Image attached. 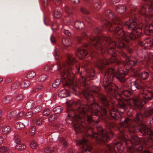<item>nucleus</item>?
I'll return each instance as SVG.
<instances>
[{
	"label": "nucleus",
	"instance_id": "obj_1",
	"mask_svg": "<svg viewBox=\"0 0 153 153\" xmlns=\"http://www.w3.org/2000/svg\"><path fill=\"white\" fill-rule=\"evenodd\" d=\"M128 16L131 17V19L130 18L123 24L127 29L131 31L128 35H126L122 29L123 22L122 19L116 16L111 10H108L101 16L100 20L104 25L103 29L114 34L113 38L105 36L89 37L85 33L74 38L75 40L81 43L82 46L88 50V51L82 48H77L76 52L77 56L82 59L90 54L96 61V64L98 68L105 72L102 86H117L111 82L115 75L121 82L126 81V73L118 68V65L120 62L117 59L116 48L117 47L121 51H123L121 53L122 56L129 60L125 65L126 70H129L137 64L135 59H129V56L126 52L131 54L133 51L124 42L128 43L131 40H137L140 37L142 29L138 25L137 20L141 18L144 19L146 22L151 21L153 18V10L149 11L146 7L142 6Z\"/></svg>",
	"mask_w": 153,
	"mask_h": 153
},
{
	"label": "nucleus",
	"instance_id": "obj_2",
	"mask_svg": "<svg viewBox=\"0 0 153 153\" xmlns=\"http://www.w3.org/2000/svg\"><path fill=\"white\" fill-rule=\"evenodd\" d=\"M78 83L82 86V89L84 88L81 92L87 101V104L82 105L79 100L67 102L66 122L73 124L76 133H84L82 138L77 143L80 151H91L92 147L90 143L92 142L90 139H91L99 147V153L116 152L115 146L119 150V147L122 145L121 142L109 145L105 142L113 137L112 129L118 131V136L120 135L123 126L121 125L124 123V120L119 124L111 122L110 119L116 120L119 116L100 88L93 86L90 89L85 88L84 79L79 80Z\"/></svg>",
	"mask_w": 153,
	"mask_h": 153
},
{
	"label": "nucleus",
	"instance_id": "obj_3",
	"mask_svg": "<svg viewBox=\"0 0 153 153\" xmlns=\"http://www.w3.org/2000/svg\"><path fill=\"white\" fill-rule=\"evenodd\" d=\"M150 120L151 125L153 124V116ZM124 123L121 126H123L121 132L118 137L124 142L127 148L128 153H151L149 151L145 150L142 152L143 149L141 143V139L134 134L136 132H140L144 136L148 138L147 141L144 142L147 146L149 144L153 146V131L144 124L143 121L144 116L141 112H137L136 117L132 120L124 117Z\"/></svg>",
	"mask_w": 153,
	"mask_h": 153
},
{
	"label": "nucleus",
	"instance_id": "obj_4",
	"mask_svg": "<svg viewBox=\"0 0 153 153\" xmlns=\"http://www.w3.org/2000/svg\"><path fill=\"white\" fill-rule=\"evenodd\" d=\"M54 56L56 60L59 59L56 65V68L54 71L58 70L59 75L64 80L65 85L69 87V91L66 89L62 90L59 92L58 96L62 98L65 97L69 95V92L73 93L75 95L78 94L77 83L74 84L73 81L70 78V74L79 72L80 68L77 67L75 63L76 60L71 54L67 55L66 60L63 62L59 59V53L57 50L54 51Z\"/></svg>",
	"mask_w": 153,
	"mask_h": 153
},
{
	"label": "nucleus",
	"instance_id": "obj_5",
	"mask_svg": "<svg viewBox=\"0 0 153 153\" xmlns=\"http://www.w3.org/2000/svg\"><path fill=\"white\" fill-rule=\"evenodd\" d=\"M140 96L142 98L134 99L128 101V104L130 108L136 110L137 112L140 111L143 108V106L146 103V101L153 98V93L152 92L142 93Z\"/></svg>",
	"mask_w": 153,
	"mask_h": 153
},
{
	"label": "nucleus",
	"instance_id": "obj_6",
	"mask_svg": "<svg viewBox=\"0 0 153 153\" xmlns=\"http://www.w3.org/2000/svg\"><path fill=\"white\" fill-rule=\"evenodd\" d=\"M128 7L130 10L129 13H125L126 10V8L124 5H117L116 7V10L118 13L123 14V15L122 17L123 19H124L129 16L131 13L132 14L138 10L136 7L132 4L129 5Z\"/></svg>",
	"mask_w": 153,
	"mask_h": 153
},
{
	"label": "nucleus",
	"instance_id": "obj_7",
	"mask_svg": "<svg viewBox=\"0 0 153 153\" xmlns=\"http://www.w3.org/2000/svg\"><path fill=\"white\" fill-rule=\"evenodd\" d=\"M140 70V68H138L134 72L135 74L138 75V78L142 80H146L149 77V72L146 71H144L140 73H138L139 71Z\"/></svg>",
	"mask_w": 153,
	"mask_h": 153
},
{
	"label": "nucleus",
	"instance_id": "obj_8",
	"mask_svg": "<svg viewBox=\"0 0 153 153\" xmlns=\"http://www.w3.org/2000/svg\"><path fill=\"white\" fill-rule=\"evenodd\" d=\"M131 89L134 87L138 89H142L144 87L143 82L140 80H137L132 83Z\"/></svg>",
	"mask_w": 153,
	"mask_h": 153
},
{
	"label": "nucleus",
	"instance_id": "obj_9",
	"mask_svg": "<svg viewBox=\"0 0 153 153\" xmlns=\"http://www.w3.org/2000/svg\"><path fill=\"white\" fill-rule=\"evenodd\" d=\"M59 145L60 146L59 149H64L67 148L68 144L67 141L64 138H60L59 140Z\"/></svg>",
	"mask_w": 153,
	"mask_h": 153
},
{
	"label": "nucleus",
	"instance_id": "obj_10",
	"mask_svg": "<svg viewBox=\"0 0 153 153\" xmlns=\"http://www.w3.org/2000/svg\"><path fill=\"white\" fill-rule=\"evenodd\" d=\"M21 80L19 79L12 85L11 88L12 90H14L20 87H21Z\"/></svg>",
	"mask_w": 153,
	"mask_h": 153
},
{
	"label": "nucleus",
	"instance_id": "obj_11",
	"mask_svg": "<svg viewBox=\"0 0 153 153\" xmlns=\"http://www.w3.org/2000/svg\"><path fill=\"white\" fill-rule=\"evenodd\" d=\"M11 131V128L9 126H4L2 128L1 133L3 134L9 133Z\"/></svg>",
	"mask_w": 153,
	"mask_h": 153
},
{
	"label": "nucleus",
	"instance_id": "obj_12",
	"mask_svg": "<svg viewBox=\"0 0 153 153\" xmlns=\"http://www.w3.org/2000/svg\"><path fill=\"white\" fill-rule=\"evenodd\" d=\"M74 26L77 29H82L84 27V25L83 22L79 20H77L75 23Z\"/></svg>",
	"mask_w": 153,
	"mask_h": 153
},
{
	"label": "nucleus",
	"instance_id": "obj_13",
	"mask_svg": "<svg viewBox=\"0 0 153 153\" xmlns=\"http://www.w3.org/2000/svg\"><path fill=\"white\" fill-rule=\"evenodd\" d=\"M56 148L54 147H48L45 148L44 150L45 153H53L56 150Z\"/></svg>",
	"mask_w": 153,
	"mask_h": 153
},
{
	"label": "nucleus",
	"instance_id": "obj_14",
	"mask_svg": "<svg viewBox=\"0 0 153 153\" xmlns=\"http://www.w3.org/2000/svg\"><path fill=\"white\" fill-rule=\"evenodd\" d=\"M34 105V101L30 100L27 102L25 105V108L27 109L31 108Z\"/></svg>",
	"mask_w": 153,
	"mask_h": 153
},
{
	"label": "nucleus",
	"instance_id": "obj_15",
	"mask_svg": "<svg viewBox=\"0 0 153 153\" xmlns=\"http://www.w3.org/2000/svg\"><path fill=\"white\" fill-rule=\"evenodd\" d=\"M62 43L63 45L65 46L68 47L71 46V43L68 39L63 38L62 40Z\"/></svg>",
	"mask_w": 153,
	"mask_h": 153
},
{
	"label": "nucleus",
	"instance_id": "obj_16",
	"mask_svg": "<svg viewBox=\"0 0 153 153\" xmlns=\"http://www.w3.org/2000/svg\"><path fill=\"white\" fill-rule=\"evenodd\" d=\"M153 114V108L145 111L144 113V114H143L144 116V118L145 117H147L150 116Z\"/></svg>",
	"mask_w": 153,
	"mask_h": 153
},
{
	"label": "nucleus",
	"instance_id": "obj_17",
	"mask_svg": "<svg viewBox=\"0 0 153 153\" xmlns=\"http://www.w3.org/2000/svg\"><path fill=\"white\" fill-rule=\"evenodd\" d=\"M15 126V128L18 129H22L25 127V125L23 123L19 122L16 123Z\"/></svg>",
	"mask_w": 153,
	"mask_h": 153
},
{
	"label": "nucleus",
	"instance_id": "obj_18",
	"mask_svg": "<svg viewBox=\"0 0 153 153\" xmlns=\"http://www.w3.org/2000/svg\"><path fill=\"white\" fill-rule=\"evenodd\" d=\"M63 110V108L61 106H57L54 107L53 109V112L55 114L60 113Z\"/></svg>",
	"mask_w": 153,
	"mask_h": 153
},
{
	"label": "nucleus",
	"instance_id": "obj_19",
	"mask_svg": "<svg viewBox=\"0 0 153 153\" xmlns=\"http://www.w3.org/2000/svg\"><path fill=\"white\" fill-rule=\"evenodd\" d=\"M12 99V97L10 96L5 97L2 100L3 104H7L9 103Z\"/></svg>",
	"mask_w": 153,
	"mask_h": 153
},
{
	"label": "nucleus",
	"instance_id": "obj_20",
	"mask_svg": "<svg viewBox=\"0 0 153 153\" xmlns=\"http://www.w3.org/2000/svg\"><path fill=\"white\" fill-rule=\"evenodd\" d=\"M26 147V146L23 144H19L16 146L15 149L18 150H22L24 149Z\"/></svg>",
	"mask_w": 153,
	"mask_h": 153
},
{
	"label": "nucleus",
	"instance_id": "obj_21",
	"mask_svg": "<svg viewBox=\"0 0 153 153\" xmlns=\"http://www.w3.org/2000/svg\"><path fill=\"white\" fill-rule=\"evenodd\" d=\"M53 14L54 16L57 18H59L61 15L60 11L57 9L54 11Z\"/></svg>",
	"mask_w": 153,
	"mask_h": 153
},
{
	"label": "nucleus",
	"instance_id": "obj_22",
	"mask_svg": "<svg viewBox=\"0 0 153 153\" xmlns=\"http://www.w3.org/2000/svg\"><path fill=\"white\" fill-rule=\"evenodd\" d=\"M42 107L41 106L38 105L35 107L33 111V114H36L42 110Z\"/></svg>",
	"mask_w": 153,
	"mask_h": 153
},
{
	"label": "nucleus",
	"instance_id": "obj_23",
	"mask_svg": "<svg viewBox=\"0 0 153 153\" xmlns=\"http://www.w3.org/2000/svg\"><path fill=\"white\" fill-rule=\"evenodd\" d=\"M30 85V82L27 80H25L24 81L21 82V88H24L27 87Z\"/></svg>",
	"mask_w": 153,
	"mask_h": 153
},
{
	"label": "nucleus",
	"instance_id": "obj_24",
	"mask_svg": "<svg viewBox=\"0 0 153 153\" xmlns=\"http://www.w3.org/2000/svg\"><path fill=\"white\" fill-rule=\"evenodd\" d=\"M36 73L35 72L33 71H30L29 72L27 75L26 77L29 79H32L36 75Z\"/></svg>",
	"mask_w": 153,
	"mask_h": 153
},
{
	"label": "nucleus",
	"instance_id": "obj_25",
	"mask_svg": "<svg viewBox=\"0 0 153 153\" xmlns=\"http://www.w3.org/2000/svg\"><path fill=\"white\" fill-rule=\"evenodd\" d=\"M61 82V80L58 79L56 80L52 84V86L53 88H56L59 85Z\"/></svg>",
	"mask_w": 153,
	"mask_h": 153
},
{
	"label": "nucleus",
	"instance_id": "obj_26",
	"mask_svg": "<svg viewBox=\"0 0 153 153\" xmlns=\"http://www.w3.org/2000/svg\"><path fill=\"white\" fill-rule=\"evenodd\" d=\"M146 30L150 34H153V25H150L146 28Z\"/></svg>",
	"mask_w": 153,
	"mask_h": 153
},
{
	"label": "nucleus",
	"instance_id": "obj_27",
	"mask_svg": "<svg viewBox=\"0 0 153 153\" xmlns=\"http://www.w3.org/2000/svg\"><path fill=\"white\" fill-rule=\"evenodd\" d=\"M80 10L81 12L84 14L88 15L90 14V12L89 11L84 7H81Z\"/></svg>",
	"mask_w": 153,
	"mask_h": 153
},
{
	"label": "nucleus",
	"instance_id": "obj_28",
	"mask_svg": "<svg viewBox=\"0 0 153 153\" xmlns=\"http://www.w3.org/2000/svg\"><path fill=\"white\" fill-rule=\"evenodd\" d=\"M9 148L7 147L4 146H1L0 147V152L1 153L3 152H5L9 151Z\"/></svg>",
	"mask_w": 153,
	"mask_h": 153
},
{
	"label": "nucleus",
	"instance_id": "obj_29",
	"mask_svg": "<svg viewBox=\"0 0 153 153\" xmlns=\"http://www.w3.org/2000/svg\"><path fill=\"white\" fill-rule=\"evenodd\" d=\"M42 113L43 115L48 116L50 114L51 111L48 109L45 108L44 110Z\"/></svg>",
	"mask_w": 153,
	"mask_h": 153
},
{
	"label": "nucleus",
	"instance_id": "obj_30",
	"mask_svg": "<svg viewBox=\"0 0 153 153\" xmlns=\"http://www.w3.org/2000/svg\"><path fill=\"white\" fill-rule=\"evenodd\" d=\"M47 76L46 75L42 74L39 76L38 78L39 81L41 82L44 81L47 78Z\"/></svg>",
	"mask_w": 153,
	"mask_h": 153
},
{
	"label": "nucleus",
	"instance_id": "obj_31",
	"mask_svg": "<svg viewBox=\"0 0 153 153\" xmlns=\"http://www.w3.org/2000/svg\"><path fill=\"white\" fill-rule=\"evenodd\" d=\"M57 115L54 114H52L49 117L48 119L50 121L52 122L56 120L57 119Z\"/></svg>",
	"mask_w": 153,
	"mask_h": 153
},
{
	"label": "nucleus",
	"instance_id": "obj_32",
	"mask_svg": "<svg viewBox=\"0 0 153 153\" xmlns=\"http://www.w3.org/2000/svg\"><path fill=\"white\" fill-rule=\"evenodd\" d=\"M23 98V96L21 94L17 95L15 98V100L16 101L21 100Z\"/></svg>",
	"mask_w": 153,
	"mask_h": 153
},
{
	"label": "nucleus",
	"instance_id": "obj_33",
	"mask_svg": "<svg viewBox=\"0 0 153 153\" xmlns=\"http://www.w3.org/2000/svg\"><path fill=\"white\" fill-rule=\"evenodd\" d=\"M43 119L42 117H38L36 119V123L37 125H39L42 123Z\"/></svg>",
	"mask_w": 153,
	"mask_h": 153
},
{
	"label": "nucleus",
	"instance_id": "obj_34",
	"mask_svg": "<svg viewBox=\"0 0 153 153\" xmlns=\"http://www.w3.org/2000/svg\"><path fill=\"white\" fill-rule=\"evenodd\" d=\"M34 114H33V112H28L26 114V117L27 118H30L33 116Z\"/></svg>",
	"mask_w": 153,
	"mask_h": 153
},
{
	"label": "nucleus",
	"instance_id": "obj_35",
	"mask_svg": "<svg viewBox=\"0 0 153 153\" xmlns=\"http://www.w3.org/2000/svg\"><path fill=\"white\" fill-rule=\"evenodd\" d=\"M35 131V128L34 126L32 127L29 130L30 133V135H33Z\"/></svg>",
	"mask_w": 153,
	"mask_h": 153
},
{
	"label": "nucleus",
	"instance_id": "obj_36",
	"mask_svg": "<svg viewBox=\"0 0 153 153\" xmlns=\"http://www.w3.org/2000/svg\"><path fill=\"white\" fill-rule=\"evenodd\" d=\"M14 140L15 143L17 144H19L20 143V139L18 135L14 137Z\"/></svg>",
	"mask_w": 153,
	"mask_h": 153
},
{
	"label": "nucleus",
	"instance_id": "obj_37",
	"mask_svg": "<svg viewBox=\"0 0 153 153\" xmlns=\"http://www.w3.org/2000/svg\"><path fill=\"white\" fill-rule=\"evenodd\" d=\"M37 146L36 142L34 141H33L31 142L30 144V146L32 148L34 149Z\"/></svg>",
	"mask_w": 153,
	"mask_h": 153
},
{
	"label": "nucleus",
	"instance_id": "obj_38",
	"mask_svg": "<svg viewBox=\"0 0 153 153\" xmlns=\"http://www.w3.org/2000/svg\"><path fill=\"white\" fill-rule=\"evenodd\" d=\"M43 88L42 85L37 86L36 87L34 88L33 89V92H35L38 91L39 90Z\"/></svg>",
	"mask_w": 153,
	"mask_h": 153
},
{
	"label": "nucleus",
	"instance_id": "obj_39",
	"mask_svg": "<svg viewBox=\"0 0 153 153\" xmlns=\"http://www.w3.org/2000/svg\"><path fill=\"white\" fill-rule=\"evenodd\" d=\"M50 40L51 42L52 43H55L56 42V39L55 37L52 34L51 35L50 37Z\"/></svg>",
	"mask_w": 153,
	"mask_h": 153
},
{
	"label": "nucleus",
	"instance_id": "obj_40",
	"mask_svg": "<svg viewBox=\"0 0 153 153\" xmlns=\"http://www.w3.org/2000/svg\"><path fill=\"white\" fill-rule=\"evenodd\" d=\"M65 12L68 14H70L72 13L71 10L67 6H65Z\"/></svg>",
	"mask_w": 153,
	"mask_h": 153
},
{
	"label": "nucleus",
	"instance_id": "obj_41",
	"mask_svg": "<svg viewBox=\"0 0 153 153\" xmlns=\"http://www.w3.org/2000/svg\"><path fill=\"white\" fill-rule=\"evenodd\" d=\"M13 80V78L12 77H10L7 78L4 80V81L6 83H9L11 82Z\"/></svg>",
	"mask_w": 153,
	"mask_h": 153
},
{
	"label": "nucleus",
	"instance_id": "obj_42",
	"mask_svg": "<svg viewBox=\"0 0 153 153\" xmlns=\"http://www.w3.org/2000/svg\"><path fill=\"white\" fill-rule=\"evenodd\" d=\"M65 35L68 36H70L71 35V33L70 31L67 30H65L63 31Z\"/></svg>",
	"mask_w": 153,
	"mask_h": 153
},
{
	"label": "nucleus",
	"instance_id": "obj_43",
	"mask_svg": "<svg viewBox=\"0 0 153 153\" xmlns=\"http://www.w3.org/2000/svg\"><path fill=\"white\" fill-rule=\"evenodd\" d=\"M24 114V112H21L18 113L17 114L16 117H19L23 116Z\"/></svg>",
	"mask_w": 153,
	"mask_h": 153
},
{
	"label": "nucleus",
	"instance_id": "obj_44",
	"mask_svg": "<svg viewBox=\"0 0 153 153\" xmlns=\"http://www.w3.org/2000/svg\"><path fill=\"white\" fill-rule=\"evenodd\" d=\"M94 31L96 34H98L100 32V30L98 28H95L94 29Z\"/></svg>",
	"mask_w": 153,
	"mask_h": 153
},
{
	"label": "nucleus",
	"instance_id": "obj_45",
	"mask_svg": "<svg viewBox=\"0 0 153 153\" xmlns=\"http://www.w3.org/2000/svg\"><path fill=\"white\" fill-rule=\"evenodd\" d=\"M109 1L111 2L113 4H114L118 3L120 0H109Z\"/></svg>",
	"mask_w": 153,
	"mask_h": 153
},
{
	"label": "nucleus",
	"instance_id": "obj_46",
	"mask_svg": "<svg viewBox=\"0 0 153 153\" xmlns=\"http://www.w3.org/2000/svg\"><path fill=\"white\" fill-rule=\"evenodd\" d=\"M71 2L75 4H78L79 2V0H70Z\"/></svg>",
	"mask_w": 153,
	"mask_h": 153
},
{
	"label": "nucleus",
	"instance_id": "obj_47",
	"mask_svg": "<svg viewBox=\"0 0 153 153\" xmlns=\"http://www.w3.org/2000/svg\"><path fill=\"white\" fill-rule=\"evenodd\" d=\"M49 66L48 65H46L44 68V70L45 71H47L48 70H49Z\"/></svg>",
	"mask_w": 153,
	"mask_h": 153
},
{
	"label": "nucleus",
	"instance_id": "obj_48",
	"mask_svg": "<svg viewBox=\"0 0 153 153\" xmlns=\"http://www.w3.org/2000/svg\"><path fill=\"white\" fill-rule=\"evenodd\" d=\"M3 138L1 137L0 136V145H1L3 143Z\"/></svg>",
	"mask_w": 153,
	"mask_h": 153
},
{
	"label": "nucleus",
	"instance_id": "obj_49",
	"mask_svg": "<svg viewBox=\"0 0 153 153\" xmlns=\"http://www.w3.org/2000/svg\"><path fill=\"white\" fill-rule=\"evenodd\" d=\"M74 152V150L72 149H70L68 150L69 153H73Z\"/></svg>",
	"mask_w": 153,
	"mask_h": 153
},
{
	"label": "nucleus",
	"instance_id": "obj_50",
	"mask_svg": "<svg viewBox=\"0 0 153 153\" xmlns=\"http://www.w3.org/2000/svg\"><path fill=\"white\" fill-rule=\"evenodd\" d=\"M49 66V70H52L53 69V67L55 65H48Z\"/></svg>",
	"mask_w": 153,
	"mask_h": 153
},
{
	"label": "nucleus",
	"instance_id": "obj_51",
	"mask_svg": "<svg viewBox=\"0 0 153 153\" xmlns=\"http://www.w3.org/2000/svg\"><path fill=\"white\" fill-rule=\"evenodd\" d=\"M84 1L86 3H88L90 2V0H84Z\"/></svg>",
	"mask_w": 153,
	"mask_h": 153
},
{
	"label": "nucleus",
	"instance_id": "obj_52",
	"mask_svg": "<svg viewBox=\"0 0 153 153\" xmlns=\"http://www.w3.org/2000/svg\"><path fill=\"white\" fill-rule=\"evenodd\" d=\"M42 97V95H40L38 97V98L39 99H41Z\"/></svg>",
	"mask_w": 153,
	"mask_h": 153
},
{
	"label": "nucleus",
	"instance_id": "obj_53",
	"mask_svg": "<svg viewBox=\"0 0 153 153\" xmlns=\"http://www.w3.org/2000/svg\"><path fill=\"white\" fill-rule=\"evenodd\" d=\"M52 30H53V31H54L56 30V28H53V27H52Z\"/></svg>",
	"mask_w": 153,
	"mask_h": 153
},
{
	"label": "nucleus",
	"instance_id": "obj_54",
	"mask_svg": "<svg viewBox=\"0 0 153 153\" xmlns=\"http://www.w3.org/2000/svg\"><path fill=\"white\" fill-rule=\"evenodd\" d=\"M89 19V21H87V22H88V23H90V22H91V20H90V19H89H89Z\"/></svg>",
	"mask_w": 153,
	"mask_h": 153
},
{
	"label": "nucleus",
	"instance_id": "obj_55",
	"mask_svg": "<svg viewBox=\"0 0 153 153\" xmlns=\"http://www.w3.org/2000/svg\"><path fill=\"white\" fill-rule=\"evenodd\" d=\"M97 5H99L98 3H96L94 5V7H95L96 6H97Z\"/></svg>",
	"mask_w": 153,
	"mask_h": 153
},
{
	"label": "nucleus",
	"instance_id": "obj_56",
	"mask_svg": "<svg viewBox=\"0 0 153 153\" xmlns=\"http://www.w3.org/2000/svg\"><path fill=\"white\" fill-rule=\"evenodd\" d=\"M140 45H141V46H143L144 45V43H140Z\"/></svg>",
	"mask_w": 153,
	"mask_h": 153
},
{
	"label": "nucleus",
	"instance_id": "obj_57",
	"mask_svg": "<svg viewBox=\"0 0 153 153\" xmlns=\"http://www.w3.org/2000/svg\"><path fill=\"white\" fill-rule=\"evenodd\" d=\"M3 79H0V82H2L3 81Z\"/></svg>",
	"mask_w": 153,
	"mask_h": 153
},
{
	"label": "nucleus",
	"instance_id": "obj_58",
	"mask_svg": "<svg viewBox=\"0 0 153 153\" xmlns=\"http://www.w3.org/2000/svg\"><path fill=\"white\" fill-rule=\"evenodd\" d=\"M100 7H101V6L100 5H99V6H98V8L99 9L100 8Z\"/></svg>",
	"mask_w": 153,
	"mask_h": 153
},
{
	"label": "nucleus",
	"instance_id": "obj_59",
	"mask_svg": "<svg viewBox=\"0 0 153 153\" xmlns=\"http://www.w3.org/2000/svg\"><path fill=\"white\" fill-rule=\"evenodd\" d=\"M152 69L153 70V66L152 67ZM152 79H153V74H152Z\"/></svg>",
	"mask_w": 153,
	"mask_h": 153
},
{
	"label": "nucleus",
	"instance_id": "obj_60",
	"mask_svg": "<svg viewBox=\"0 0 153 153\" xmlns=\"http://www.w3.org/2000/svg\"><path fill=\"white\" fill-rule=\"evenodd\" d=\"M44 22L45 24L46 25H47V24H46V23H45V21L44 20Z\"/></svg>",
	"mask_w": 153,
	"mask_h": 153
},
{
	"label": "nucleus",
	"instance_id": "obj_61",
	"mask_svg": "<svg viewBox=\"0 0 153 153\" xmlns=\"http://www.w3.org/2000/svg\"><path fill=\"white\" fill-rule=\"evenodd\" d=\"M0 153H1V152H0Z\"/></svg>",
	"mask_w": 153,
	"mask_h": 153
},
{
	"label": "nucleus",
	"instance_id": "obj_62",
	"mask_svg": "<svg viewBox=\"0 0 153 153\" xmlns=\"http://www.w3.org/2000/svg\"><path fill=\"white\" fill-rule=\"evenodd\" d=\"M90 153H91V152H90Z\"/></svg>",
	"mask_w": 153,
	"mask_h": 153
}]
</instances>
